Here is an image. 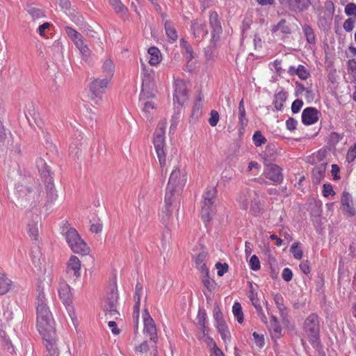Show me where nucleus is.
Listing matches in <instances>:
<instances>
[{
	"label": "nucleus",
	"mask_w": 356,
	"mask_h": 356,
	"mask_svg": "<svg viewBox=\"0 0 356 356\" xmlns=\"http://www.w3.org/2000/svg\"><path fill=\"white\" fill-rule=\"evenodd\" d=\"M285 20H281L276 26H275L273 29V31L276 32L277 31H281L282 33H287L289 32V29L288 26H285Z\"/></svg>",
	"instance_id": "obj_51"
},
{
	"label": "nucleus",
	"mask_w": 356,
	"mask_h": 356,
	"mask_svg": "<svg viewBox=\"0 0 356 356\" xmlns=\"http://www.w3.org/2000/svg\"><path fill=\"white\" fill-rule=\"evenodd\" d=\"M219 120V114L216 111H211L209 122L211 127H215Z\"/></svg>",
	"instance_id": "obj_53"
},
{
	"label": "nucleus",
	"mask_w": 356,
	"mask_h": 356,
	"mask_svg": "<svg viewBox=\"0 0 356 356\" xmlns=\"http://www.w3.org/2000/svg\"><path fill=\"white\" fill-rule=\"evenodd\" d=\"M164 26L168 38L172 42L176 41L178 38V35L172 23L171 22L166 21Z\"/></svg>",
	"instance_id": "obj_35"
},
{
	"label": "nucleus",
	"mask_w": 356,
	"mask_h": 356,
	"mask_svg": "<svg viewBox=\"0 0 356 356\" xmlns=\"http://www.w3.org/2000/svg\"><path fill=\"white\" fill-rule=\"evenodd\" d=\"M109 80L106 79H97L90 84L91 99L95 104H99L103 98L106 89L108 85Z\"/></svg>",
	"instance_id": "obj_9"
},
{
	"label": "nucleus",
	"mask_w": 356,
	"mask_h": 356,
	"mask_svg": "<svg viewBox=\"0 0 356 356\" xmlns=\"http://www.w3.org/2000/svg\"><path fill=\"white\" fill-rule=\"evenodd\" d=\"M51 26V24L49 22H44L42 24L40 25L37 29L38 33L42 36L44 37L45 35V31L46 30L49 29L50 26Z\"/></svg>",
	"instance_id": "obj_60"
},
{
	"label": "nucleus",
	"mask_w": 356,
	"mask_h": 356,
	"mask_svg": "<svg viewBox=\"0 0 356 356\" xmlns=\"http://www.w3.org/2000/svg\"><path fill=\"white\" fill-rule=\"evenodd\" d=\"M54 324L51 313L37 315V328L42 337L56 335Z\"/></svg>",
	"instance_id": "obj_8"
},
{
	"label": "nucleus",
	"mask_w": 356,
	"mask_h": 356,
	"mask_svg": "<svg viewBox=\"0 0 356 356\" xmlns=\"http://www.w3.org/2000/svg\"><path fill=\"white\" fill-rule=\"evenodd\" d=\"M249 297H250V300L252 302V304L253 305V306L256 309V310L257 312V314H258V316H259L261 321L264 324H267V323H268L267 317L265 315V314H264V311L262 309V307H261V305L259 303V299L257 297V294H255L254 292L251 291Z\"/></svg>",
	"instance_id": "obj_27"
},
{
	"label": "nucleus",
	"mask_w": 356,
	"mask_h": 356,
	"mask_svg": "<svg viewBox=\"0 0 356 356\" xmlns=\"http://www.w3.org/2000/svg\"><path fill=\"white\" fill-rule=\"evenodd\" d=\"M36 167L41 177L44 179L47 191V204H53L58 198V194L54 185L52 172L45 161L39 158L35 161Z\"/></svg>",
	"instance_id": "obj_3"
},
{
	"label": "nucleus",
	"mask_w": 356,
	"mask_h": 356,
	"mask_svg": "<svg viewBox=\"0 0 356 356\" xmlns=\"http://www.w3.org/2000/svg\"><path fill=\"white\" fill-rule=\"evenodd\" d=\"M325 172V165L323 164L320 165L314 168L312 171L314 179H316V182H319L321 178L324 176Z\"/></svg>",
	"instance_id": "obj_41"
},
{
	"label": "nucleus",
	"mask_w": 356,
	"mask_h": 356,
	"mask_svg": "<svg viewBox=\"0 0 356 356\" xmlns=\"http://www.w3.org/2000/svg\"><path fill=\"white\" fill-rule=\"evenodd\" d=\"M49 356H58V349L56 344V335H49L42 337Z\"/></svg>",
	"instance_id": "obj_23"
},
{
	"label": "nucleus",
	"mask_w": 356,
	"mask_h": 356,
	"mask_svg": "<svg viewBox=\"0 0 356 356\" xmlns=\"http://www.w3.org/2000/svg\"><path fill=\"white\" fill-rule=\"evenodd\" d=\"M143 334L147 336L154 343L158 341L157 330L153 318L145 310L143 314Z\"/></svg>",
	"instance_id": "obj_12"
},
{
	"label": "nucleus",
	"mask_w": 356,
	"mask_h": 356,
	"mask_svg": "<svg viewBox=\"0 0 356 356\" xmlns=\"http://www.w3.org/2000/svg\"><path fill=\"white\" fill-rule=\"evenodd\" d=\"M0 338H1V340H2V343L3 344V346H5V348L9 351V352H12L13 350V345L11 343V341H10L9 339H8L6 336H5V333L4 332H0Z\"/></svg>",
	"instance_id": "obj_52"
},
{
	"label": "nucleus",
	"mask_w": 356,
	"mask_h": 356,
	"mask_svg": "<svg viewBox=\"0 0 356 356\" xmlns=\"http://www.w3.org/2000/svg\"><path fill=\"white\" fill-rule=\"evenodd\" d=\"M174 104H177L179 106H181L186 102L187 99L186 83L182 79H176L174 83Z\"/></svg>",
	"instance_id": "obj_13"
},
{
	"label": "nucleus",
	"mask_w": 356,
	"mask_h": 356,
	"mask_svg": "<svg viewBox=\"0 0 356 356\" xmlns=\"http://www.w3.org/2000/svg\"><path fill=\"white\" fill-rule=\"evenodd\" d=\"M60 234L64 237L70 250L81 255L90 253V248L81 238L77 230L68 222H63L60 227Z\"/></svg>",
	"instance_id": "obj_2"
},
{
	"label": "nucleus",
	"mask_w": 356,
	"mask_h": 356,
	"mask_svg": "<svg viewBox=\"0 0 356 356\" xmlns=\"http://www.w3.org/2000/svg\"><path fill=\"white\" fill-rule=\"evenodd\" d=\"M25 10L30 15L33 21H36L45 17L44 11L34 4H27Z\"/></svg>",
	"instance_id": "obj_25"
},
{
	"label": "nucleus",
	"mask_w": 356,
	"mask_h": 356,
	"mask_svg": "<svg viewBox=\"0 0 356 356\" xmlns=\"http://www.w3.org/2000/svg\"><path fill=\"white\" fill-rule=\"evenodd\" d=\"M273 301L280 312V315L284 318L286 314L285 312L286 307L284 305V298L280 293L273 294Z\"/></svg>",
	"instance_id": "obj_34"
},
{
	"label": "nucleus",
	"mask_w": 356,
	"mask_h": 356,
	"mask_svg": "<svg viewBox=\"0 0 356 356\" xmlns=\"http://www.w3.org/2000/svg\"><path fill=\"white\" fill-rule=\"evenodd\" d=\"M33 263L36 267H38L39 270L42 271L44 268V258L38 257L37 258L34 256L32 259Z\"/></svg>",
	"instance_id": "obj_62"
},
{
	"label": "nucleus",
	"mask_w": 356,
	"mask_h": 356,
	"mask_svg": "<svg viewBox=\"0 0 356 356\" xmlns=\"http://www.w3.org/2000/svg\"><path fill=\"white\" fill-rule=\"evenodd\" d=\"M302 31L307 39V41L310 44L316 42V37L313 29L308 24L302 26Z\"/></svg>",
	"instance_id": "obj_39"
},
{
	"label": "nucleus",
	"mask_w": 356,
	"mask_h": 356,
	"mask_svg": "<svg viewBox=\"0 0 356 356\" xmlns=\"http://www.w3.org/2000/svg\"><path fill=\"white\" fill-rule=\"evenodd\" d=\"M232 312L236 321L239 323L243 322V313L241 305L239 302H234L232 307Z\"/></svg>",
	"instance_id": "obj_40"
},
{
	"label": "nucleus",
	"mask_w": 356,
	"mask_h": 356,
	"mask_svg": "<svg viewBox=\"0 0 356 356\" xmlns=\"http://www.w3.org/2000/svg\"><path fill=\"white\" fill-rule=\"evenodd\" d=\"M76 47L79 49L80 53L84 57H88L90 55V51L86 44L85 40L76 44Z\"/></svg>",
	"instance_id": "obj_44"
},
{
	"label": "nucleus",
	"mask_w": 356,
	"mask_h": 356,
	"mask_svg": "<svg viewBox=\"0 0 356 356\" xmlns=\"http://www.w3.org/2000/svg\"><path fill=\"white\" fill-rule=\"evenodd\" d=\"M216 268L218 270V275L221 277L228 270V265L227 264H221L218 262L216 264Z\"/></svg>",
	"instance_id": "obj_56"
},
{
	"label": "nucleus",
	"mask_w": 356,
	"mask_h": 356,
	"mask_svg": "<svg viewBox=\"0 0 356 356\" xmlns=\"http://www.w3.org/2000/svg\"><path fill=\"white\" fill-rule=\"evenodd\" d=\"M356 157V143L353 147L350 148L346 154L347 161L350 163L354 161Z\"/></svg>",
	"instance_id": "obj_59"
},
{
	"label": "nucleus",
	"mask_w": 356,
	"mask_h": 356,
	"mask_svg": "<svg viewBox=\"0 0 356 356\" xmlns=\"http://www.w3.org/2000/svg\"><path fill=\"white\" fill-rule=\"evenodd\" d=\"M186 183V173L184 169L175 168L170 174L168 184L170 187L174 186L177 190H181Z\"/></svg>",
	"instance_id": "obj_14"
},
{
	"label": "nucleus",
	"mask_w": 356,
	"mask_h": 356,
	"mask_svg": "<svg viewBox=\"0 0 356 356\" xmlns=\"http://www.w3.org/2000/svg\"><path fill=\"white\" fill-rule=\"evenodd\" d=\"M204 254L203 253H200L195 258V264L198 268H200L202 271H206V270H207V269L206 268V264L204 262Z\"/></svg>",
	"instance_id": "obj_49"
},
{
	"label": "nucleus",
	"mask_w": 356,
	"mask_h": 356,
	"mask_svg": "<svg viewBox=\"0 0 356 356\" xmlns=\"http://www.w3.org/2000/svg\"><path fill=\"white\" fill-rule=\"evenodd\" d=\"M262 207L261 203L259 201L254 200L252 202V204L250 207V210L253 213L254 215H257L260 213Z\"/></svg>",
	"instance_id": "obj_61"
},
{
	"label": "nucleus",
	"mask_w": 356,
	"mask_h": 356,
	"mask_svg": "<svg viewBox=\"0 0 356 356\" xmlns=\"http://www.w3.org/2000/svg\"><path fill=\"white\" fill-rule=\"evenodd\" d=\"M148 54L149 55V63L155 66L161 63L162 60L161 54L160 50L155 47H152L148 49Z\"/></svg>",
	"instance_id": "obj_28"
},
{
	"label": "nucleus",
	"mask_w": 356,
	"mask_h": 356,
	"mask_svg": "<svg viewBox=\"0 0 356 356\" xmlns=\"http://www.w3.org/2000/svg\"><path fill=\"white\" fill-rule=\"evenodd\" d=\"M17 204L26 209V216L33 219L32 223L28 224L29 236L37 240L38 236V222L40 213V204L41 202V188L40 185L35 182L31 186L17 185Z\"/></svg>",
	"instance_id": "obj_1"
},
{
	"label": "nucleus",
	"mask_w": 356,
	"mask_h": 356,
	"mask_svg": "<svg viewBox=\"0 0 356 356\" xmlns=\"http://www.w3.org/2000/svg\"><path fill=\"white\" fill-rule=\"evenodd\" d=\"M160 218L163 224H168L172 217V209L170 204H165L160 213Z\"/></svg>",
	"instance_id": "obj_37"
},
{
	"label": "nucleus",
	"mask_w": 356,
	"mask_h": 356,
	"mask_svg": "<svg viewBox=\"0 0 356 356\" xmlns=\"http://www.w3.org/2000/svg\"><path fill=\"white\" fill-rule=\"evenodd\" d=\"M303 106V102L300 99H296L291 105V111L293 113H298Z\"/></svg>",
	"instance_id": "obj_57"
},
{
	"label": "nucleus",
	"mask_w": 356,
	"mask_h": 356,
	"mask_svg": "<svg viewBox=\"0 0 356 356\" xmlns=\"http://www.w3.org/2000/svg\"><path fill=\"white\" fill-rule=\"evenodd\" d=\"M266 307L268 312V314L270 316V321L268 325V328L270 331L272 337L274 339H279L282 336L281 327L277 318L270 312L268 303L267 302H266Z\"/></svg>",
	"instance_id": "obj_21"
},
{
	"label": "nucleus",
	"mask_w": 356,
	"mask_h": 356,
	"mask_svg": "<svg viewBox=\"0 0 356 356\" xmlns=\"http://www.w3.org/2000/svg\"><path fill=\"white\" fill-rule=\"evenodd\" d=\"M248 122L245 115L244 102L243 99H241L238 105V124L240 125V129H243L246 127Z\"/></svg>",
	"instance_id": "obj_32"
},
{
	"label": "nucleus",
	"mask_w": 356,
	"mask_h": 356,
	"mask_svg": "<svg viewBox=\"0 0 356 356\" xmlns=\"http://www.w3.org/2000/svg\"><path fill=\"white\" fill-rule=\"evenodd\" d=\"M118 299V295L117 291L113 289L111 293L108 294L104 305V309L107 318L117 319L120 316L117 309Z\"/></svg>",
	"instance_id": "obj_10"
},
{
	"label": "nucleus",
	"mask_w": 356,
	"mask_h": 356,
	"mask_svg": "<svg viewBox=\"0 0 356 356\" xmlns=\"http://www.w3.org/2000/svg\"><path fill=\"white\" fill-rule=\"evenodd\" d=\"M143 106V111L144 113L147 115L150 113V111L154 108V103L152 101L145 100L143 103H140Z\"/></svg>",
	"instance_id": "obj_48"
},
{
	"label": "nucleus",
	"mask_w": 356,
	"mask_h": 356,
	"mask_svg": "<svg viewBox=\"0 0 356 356\" xmlns=\"http://www.w3.org/2000/svg\"><path fill=\"white\" fill-rule=\"evenodd\" d=\"M209 22L212 29L211 43L213 47H216L217 43L220 40V34L222 33L221 24L216 12L213 11L210 13Z\"/></svg>",
	"instance_id": "obj_15"
},
{
	"label": "nucleus",
	"mask_w": 356,
	"mask_h": 356,
	"mask_svg": "<svg viewBox=\"0 0 356 356\" xmlns=\"http://www.w3.org/2000/svg\"><path fill=\"white\" fill-rule=\"evenodd\" d=\"M345 13L348 16H356V5L353 3H350L345 7Z\"/></svg>",
	"instance_id": "obj_54"
},
{
	"label": "nucleus",
	"mask_w": 356,
	"mask_h": 356,
	"mask_svg": "<svg viewBox=\"0 0 356 356\" xmlns=\"http://www.w3.org/2000/svg\"><path fill=\"white\" fill-rule=\"evenodd\" d=\"M252 140L257 147L261 146L266 142V139L262 136L260 131H256L254 134Z\"/></svg>",
	"instance_id": "obj_45"
},
{
	"label": "nucleus",
	"mask_w": 356,
	"mask_h": 356,
	"mask_svg": "<svg viewBox=\"0 0 356 356\" xmlns=\"http://www.w3.org/2000/svg\"><path fill=\"white\" fill-rule=\"evenodd\" d=\"M12 281L2 272L0 271V295L7 293L12 288Z\"/></svg>",
	"instance_id": "obj_29"
},
{
	"label": "nucleus",
	"mask_w": 356,
	"mask_h": 356,
	"mask_svg": "<svg viewBox=\"0 0 356 356\" xmlns=\"http://www.w3.org/2000/svg\"><path fill=\"white\" fill-rule=\"evenodd\" d=\"M319 114V111L315 108H306L302 113V122L305 125L313 124L318 120Z\"/></svg>",
	"instance_id": "obj_20"
},
{
	"label": "nucleus",
	"mask_w": 356,
	"mask_h": 356,
	"mask_svg": "<svg viewBox=\"0 0 356 356\" xmlns=\"http://www.w3.org/2000/svg\"><path fill=\"white\" fill-rule=\"evenodd\" d=\"M257 195L255 191L250 190H244L239 194L237 202L241 209L247 210L249 207L250 202H252L253 199Z\"/></svg>",
	"instance_id": "obj_22"
},
{
	"label": "nucleus",
	"mask_w": 356,
	"mask_h": 356,
	"mask_svg": "<svg viewBox=\"0 0 356 356\" xmlns=\"http://www.w3.org/2000/svg\"><path fill=\"white\" fill-rule=\"evenodd\" d=\"M253 337L254 339V343L256 346H257L259 348H262L264 345V338L262 334H259L257 332L253 333Z\"/></svg>",
	"instance_id": "obj_58"
},
{
	"label": "nucleus",
	"mask_w": 356,
	"mask_h": 356,
	"mask_svg": "<svg viewBox=\"0 0 356 356\" xmlns=\"http://www.w3.org/2000/svg\"><path fill=\"white\" fill-rule=\"evenodd\" d=\"M37 315L48 314L51 313L47 303V299L43 292L40 291L36 299Z\"/></svg>",
	"instance_id": "obj_24"
},
{
	"label": "nucleus",
	"mask_w": 356,
	"mask_h": 356,
	"mask_svg": "<svg viewBox=\"0 0 356 356\" xmlns=\"http://www.w3.org/2000/svg\"><path fill=\"white\" fill-rule=\"evenodd\" d=\"M282 277L283 280H285L286 282L291 281L293 277V273H292L291 270L289 268H284L282 273Z\"/></svg>",
	"instance_id": "obj_63"
},
{
	"label": "nucleus",
	"mask_w": 356,
	"mask_h": 356,
	"mask_svg": "<svg viewBox=\"0 0 356 356\" xmlns=\"http://www.w3.org/2000/svg\"><path fill=\"white\" fill-rule=\"evenodd\" d=\"M298 243H294L292 244L290 251L293 254V257L296 259L300 260L302 257V251L298 247Z\"/></svg>",
	"instance_id": "obj_42"
},
{
	"label": "nucleus",
	"mask_w": 356,
	"mask_h": 356,
	"mask_svg": "<svg viewBox=\"0 0 356 356\" xmlns=\"http://www.w3.org/2000/svg\"><path fill=\"white\" fill-rule=\"evenodd\" d=\"M216 192V189L214 187H211L208 188L203 194L201 216L204 222H209L215 213L214 202Z\"/></svg>",
	"instance_id": "obj_6"
},
{
	"label": "nucleus",
	"mask_w": 356,
	"mask_h": 356,
	"mask_svg": "<svg viewBox=\"0 0 356 356\" xmlns=\"http://www.w3.org/2000/svg\"><path fill=\"white\" fill-rule=\"evenodd\" d=\"M296 7L299 10H304L307 9L310 5V0H295Z\"/></svg>",
	"instance_id": "obj_50"
},
{
	"label": "nucleus",
	"mask_w": 356,
	"mask_h": 356,
	"mask_svg": "<svg viewBox=\"0 0 356 356\" xmlns=\"http://www.w3.org/2000/svg\"><path fill=\"white\" fill-rule=\"evenodd\" d=\"M288 72L291 76L297 75L302 80H306L309 76V70L302 65H299L297 67L290 66Z\"/></svg>",
	"instance_id": "obj_26"
},
{
	"label": "nucleus",
	"mask_w": 356,
	"mask_h": 356,
	"mask_svg": "<svg viewBox=\"0 0 356 356\" xmlns=\"http://www.w3.org/2000/svg\"><path fill=\"white\" fill-rule=\"evenodd\" d=\"M204 272H205V275L202 278V283L204 284V286L207 289V290L209 293H211L215 290V289L216 287V283L213 279H211L209 277L208 270Z\"/></svg>",
	"instance_id": "obj_38"
},
{
	"label": "nucleus",
	"mask_w": 356,
	"mask_h": 356,
	"mask_svg": "<svg viewBox=\"0 0 356 356\" xmlns=\"http://www.w3.org/2000/svg\"><path fill=\"white\" fill-rule=\"evenodd\" d=\"M348 71L352 75L353 80H356V62H349Z\"/></svg>",
	"instance_id": "obj_64"
},
{
	"label": "nucleus",
	"mask_w": 356,
	"mask_h": 356,
	"mask_svg": "<svg viewBox=\"0 0 356 356\" xmlns=\"http://www.w3.org/2000/svg\"><path fill=\"white\" fill-rule=\"evenodd\" d=\"M249 266L250 268L254 271H257L260 269L261 264L260 261L257 255H252L251 256L250 260H249Z\"/></svg>",
	"instance_id": "obj_43"
},
{
	"label": "nucleus",
	"mask_w": 356,
	"mask_h": 356,
	"mask_svg": "<svg viewBox=\"0 0 356 356\" xmlns=\"http://www.w3.org/2000/svg\"><path fill=\"white\" fill-rule=\"evenodd\" d=\"M303 331L313 347L316 348L320 344L319 322L317 315L310 314L305 321Z\"/></svg>",
	"instance_id": "obj_4"
},
{
	"label": "nucleus",
	"mask_w": 356,
	"mask_h": 356,
	"mask_svg": "<svg viewBox=\"0 0 356 356\" xmlns=\"http://www.w3.org/2000/svg\"><path fill=\"white\" fill-rule=\"evenodd\" d=\"M102 68L105 73V79L111 81L115 71V66L113 61L110 58L106 59L103 63Z\"/></svg>",
	"instance_id": "obj_33"
},
{
	"label": "nucleus",
	"mask_w": 356,
	"mask_h": 356,
	"mask_svg": "<svg viewBox=\"0 0 356 356\" xmlns=\"http://www.w3.org/2000/svg\"><path fill=\"white\" fill-rule=\"evenodd\" d=\"M65 273L73 282H76L81 275V262L75 255H71L66 263Z\"/></svg>",
	"instance_id": "obj_11"
},
{
	"label": "nucleus",
	"mask_w": 356,
	"mask_h": 356,
	"mask_svg": "<svg viewBox=\"0 0 356 356\" xmlns=\"http://www.w3.org/2000/svg\"><path fill=\"white\" fill-rule=\"evenodd\" d=\"M143 288L140 284L138 283L136 285L135 293H134V301L135 305L134 307V314L136 315V318H138L139 311H140V296L142 294Z\"/></svg>",
	"instance_id": "obj_31"
},
{
	"label": "nucleus",
	"mask_w": 356,
	"mask_h": 356,
	"mask_svg": "<svg viewBox=\"0 0 356 356\" xmlns=\"http://www.w3.org/2000/svg\"><path fill=\"white\" fill-rule=\"evenodd\" d=\"M325 10L319 14L318 23L321 27L325 28L330 25L332 16L334 13V4L331 1H327L325 4Z\"/></svg>",
	"instance_id": "obj_16"
},
{
	"label": "nucleus",
	"mask_w": 356,
	"mask_h": 356,
	"mask_svg": "<svg viewBox=\"0 0 356 356\" xmlns=\"http://www.w3.org/2000/svg\"><path fill=\"white\" fill-rule=\"evenodd\" d=\"M191 31L196 41L200 42L208 34L206 24L202 19H195L191 23Z\"/></svg>",
	"instance_id": "obj_19"
},
{
	"label": "nucleus",
	"mask_w": 356,
	"mask_h": 356,
	"mask_svg": "<svg viewBox=\"0 0 356 356\" xmlns=\"http://www.w3.org/2000/svg\"><path fill=\"white\" fill-rule=\"evenodd\" d=\"M287 95L284 91H280L276 93L274 99V105L277 111H281L283 108V103L286 100Z\"/></svg>",
	"instance_id": "obj_36"
},
{
	"label": "nucleus",
	"mask_w": 356,
	"mask_h": 356,
	"mask_svg": "<svg viewBox=\"0 0 356 356\" xmlns=\"http://www.w3.org/2000/svg\"><path fill=\"white\" fill-rule=\"evenodd\" d=\"M58 293L60 298L63 300V304L66 307L67 314L70 317L74 326L76 327L79 324V321L76 315L74 307L72 305V293L70 286L66 284H63L60 286L58 290Z\"/></svg>",
	"instance_id": "obj_7"
},
{
	"label": "nucleus",
	"mask_w": 356,
	"mask_h": 356,
	"mask_svg": "<svg viewBox=\"0 0 356 356\" xmlns=\"http://www.w3.org/2000/svg\"><path fill=\"white\" fill-rule=\"evenodd\" d=\"M355 24V20L352 18H348L343 22V27L348 31L350 32L353 30Z\"/></svg>",
	"instance_id": "obj_55"
},
{
	"label": "nucleus",
	"mask_w": 356,
	"mask_h": 356,
	"mask_svg": "<svg viewBox=\"0 0 356 356\" xmlns=\"http://www.w3.org/2000/svg\"><path fill=\"white\" fill-rule=\"evenodd\" d=\"M175 190H177V188H175L174 186L170 187V185L168 184L165 195V204H172L173 191Z\"/></svg>",
	"instance_id": "obj_46"
},
{
	"label": "nucleus",
	"mask_w": 356,
	"mask_h": 356,
	"mask_svg": "<svg viewBox=\"0 0 356 356\" xmlns=\"http://www.w3.org/2000/svg\"><path fill=\"white\" fill-rule=\"evenodd\" d=\"M341 203L342 211L346 215L353 216L356 214V204L350 193L347 192L342 193Z\"/></svg>",
	"instance_id": "obj_18"
},
{
	"label": "nucleus",
	"mask_w": 356,
	"mask_h": 356,
	"mask_svg": "<svg viewBox=\"0 0 356 356\" xmlns=\"http://www.w3.org/2000/svg\"><path fill=\"white\" fill-rule=\"evenodd\" d=\"M154 96V92L152 90H150L149 84L144 80L143 81L142 89L140 94V103H143L145 100H147V99L152 98Z\"/></svg>",
	"instance_id": "obj_30"
},
{
	"label": "nucleus",
	"mask_w": 356,
	"mask_h": 356,
	"mask_svg": "<svg viewBox=\"0 0 356 356\" xmlns=\"http://www.w3.org/2000/svg\"><path fill=\"white\" fill-rule=\"evenodd\" d=\"M264 175L266 178L276 184L281 183L283 180L282 168L275 164L267 165L264 168Z\"/></svg>",
	"instance_id": "obj_17"
},
{
	"label": "nucleus",
	"mask_w": 356,
	"mask_h": 356,
	"mask_svg": "<svg viewBox=\"0 0 356 356\" xmlns=\"http://www.w3.org/2000/svg\"><path fill=\"white\" fill-rule=\"evenodd\" d=\"M109 2L117 13H123L125 10V7L120 0H109Z\"/></svg>",
	"instance_id": "obj_47"
},
{
	"label": "nucleus",
	"mask_w": 356,
	"mask_h": 356,
	"mask_svg": "<svg viewBox=\"0 0 356 356\" xmlns=\"http://www.w3.org/2000/svg\"><path fill=\"white\" fill-rule=\"evenodd\" d=\"M166 125L167 122L165 120L159 122L153 139L154 148L161 166L165 165L166 161L165 151V131Z\"/></svg>",
	"instance_id": "obj_5"
}]
</instances>
